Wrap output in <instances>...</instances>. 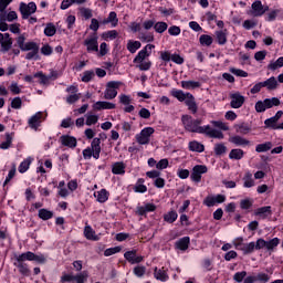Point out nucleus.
I'll list each match as a JSON object with an SVG mask.
<instances>
[{"label": "nucleus", "instance_id": "nucleus-1", "mask_svg": "<svg viewBox=\"0 0 283 283\" xmlns=\"http://www.w3.org/2000/svg\"><path fill=\"white\" fill-rule=\"evenodd\" d=\"M181 122L186 132L203 134L208 138H218V140L224 138L222 132H229V126L222 120H211L210 125L200 126L202 125V119H193L191 115H184L181 116Z\"/></svg>", "mask_w": 283, "mask_h": 283}, {"label": "nucleus", "instance_id": "nucleus-2", "mask_svg": "<svg viewBox=\"0 0 283 283\" xmlns=\"http://www.w3.org/2000/svg\"><path fill=\"white\" fill-rule=\"evenodd\" d=\"M156 45L147 44L144 49H142L138 54L133 60L136 67L140 70V72H147L151 70V61L147 60L148 56H151V50H154Z\"/></svg>", "mask_w": 283, "mask_h": 283}, {"label": "nucleus", "instance_id": "nucleus-3", "mask_svg": "<svg viewBox=\"0 0 283 283\" xmlns=\"http://www.w3.org/2000/svg\"><path fill=\"white\" fill-rule=\"evenodd\" d=\"M15 43L22 52H29L25 55L27 61H39V45L36 42H25V35L21 34L15 39Z\"/></svg>", "mask_w": 283, "mask_h": 283}, {"label": "nucleus", "instance_id": "nucleus-4", "mask_svg": "<svg viewBox=\"0 0 283 283\" xmlns=\"http://www.w3.org/2000/svg\"><path fill=\"white\" fill-rule=\"evenodd\" d=\"M95 158V160H98L101 158V138L95 137L92 143L91 147H87L83 150V158L85 160H90L91 158Z\"/></svg>", "mask_w": 283, "mask_h": 283}, {"label": "nucleus", "instance_id": "nucleus-5", "mask_svg": "<svg viewBox=\"0 0 283 283\" xmlns=\"http://www.w3.org/2000/svg\"><path fill=\"white\" fill-rule=\"evenodd\" d=\"M282 102L277 97L265 98L263 101H258L255 103L254 109L258 114L264 113L265 109H271L273 107H280Z\"/></svg>", "mask_w": 283, "mask_h": 283}, {"label": "nucleus", "instance_id": "nucleus-6", "mask_svg": "<svg viewBox=\"0 0 283 283\" xmlns=\"http://www.w3.org/2000/svg\"><path fill=\"white\" fill-rule=\"evenodd\" d=\"M118 87H120V82L111 81L106 84V90L104 91V98L106 101H114L118 96Z\"/></svg>", "mask_w": 283, "mask_h": 283}, {"label": "nucleus", "instance_id": "nucleus-7", "mask_svg": "<svg viewBox=\"0 0 283 283\" xmlns=\"http://www.w3.org/2000/svg\"><path fill=\"white\" fill-rule=\"evenodd\" d=\"M24 255H25V253L17 255L15 262L13 263V265L17 266V269L21 275H24V277H29L30 268H28V263H25V260H28V258H25Z\"/></svg>", "mask_w": 283, "mask_h": 283}, {"label": "nucleus", "instance_id": "nucleus-8", "mask_svg": "<svg viewBox=\"0 0 283 283\" xmlns=\"http://www.w3.org/2000/svg\"><path fill=\"white\" fill-rule=\"evenodd\" d=\"M269 12V6L262 4V1L256 0L251 4V10L248 12L250 17H264Z\"/></svg>", "mask_w": 283, "mask_h": 283}, {"label": "nucleus", "instance_id": "nucleus-9", "mask_svg": "<svg viewBox=\"0 0 283 283\" xmlns=\"http://www.w3.org/2000/svg\"><path fill=\"white\" fill-rule=\"evenodd\" d=\"M279 245H280V239L279 238H273L270 241H266L264 239H258L256 240V251H260L262 249H266V251H273Z\"/></svg>", "mask_w": 283, "mask_h": 283}, {"label": "nucleus", "instance_id": "nucleus-10", "mask_svg": "<svg viewBox=\"0 0 283 283\" xmlns=\"http://www.w3.org/2000/svg\"><path fill=\"white\" fill-rule=\"evenodd\" d=\"M19 12L23 20H27L29 17H32L36 12V3L34 2H20Z\"/></svg>", "mask_w": 283, "mask_h": 283}, {"label": "nucleus", "instance_id": "nucleus-11", "mask_svg": "<svg viewBox=\"0 0 283 283\" xmlns=\"http://www.w3.org/2000/svg\"><path fill=\"white\" fill-rule=\"evenodd\" d=\"M65 92L69 93L65 98L67 105H74V103H78V101H81V93H78L77 85H70L66 87Z\"/></svg>", "mask_w": 283, "mask_h": 283}, {"label": "nucleus", "instance_id": "nucleus-12", "mask_svg": "<svg viewBox=\"0 0 283 283\" xmlns=\"http://www.w3.org/2000/svg\"><path fill=\"white\" fill-rule=\"evenodd\" d=\"M88 274L86 271L74 275V274H64L61 276V283L65 282H75V283H85L87 282Z\"/></svg>", "mask_w": 283, "mask_h": 283}, {"label": "nucleus", "instance_id": "nucleus-13", "mask_svg": "<svg viewBox=\"0 0 283 283\" xmlns=\"http://www.w3.org/2000/svg\"><path fill=\"white\" fill-rule=\"evenodd\" d=\"M154 132V127H145L139 134L136 135L137 143L139 145H149V140Z\"/></svg>", "mask_w": 283, "mask_h": 283}, {"label": "nucleus", "instance_id": "nucleus-14", "mask_svg": "<svg viewBox=\"0 0 283 283\" xmlns=\"http://www.w3.org/2000/svg\"><path fill=\"white\" fill-rule=\"evenodd\" d=\"M84 45L88 53L98 52V35L96 33L90 34L84 40Z\"/></svg>", "mask_w": 283, "mask_h": 283}, {"label": "nucleus", "instance_id": "nucleus-15", "mask_svg": "<svg viewBox=\"0 0 283 283\" xmlns=\"http://www.w3.org/2000/svg\"><path fill=\"white\" fill-rule=\"evenodd\" d=\"M12 39L10 38V33H0V52L6 54L12 50Z\"/></svg>", "mask_w": 283, "mask_h": 283}, {"label": "nucleus", "instance_id": "nucleus-16", "mask_svg": "<svg viewBox=\"0 0 283 283\" xmlns=\"http://www.w3.org/2000/svg\"><path fill=\"white\" fill-rule=\"evenodd\" d=\"M208 169L205 165H196L192 168V172L190 175V178L193 182H200L202 180V174H207Z\"/></svg>", "mask_w": 283, "mask_h": 283}, {"label": "nucleus", "instance_id": "nucleus-17", "mask_svg": "<svg viewBox=\"0 0 283 283\" xmlns=\"http://www.w3.org/2000/svg\"><path fill=\"white\" fill-rule=\"evenodd\" d=\"M230 106L232 107V109H240V107L244 105L245 101L244 96L240 94V92L230 94Z\"/></svg>", "mask_w": 283, "mask_h": 283}, {"label": "nucleus", "instance_id": "nucleus-18", "mask_svg": "<svg viewBox=\"0 0 283 283\" xmlns=\"http://www.w3.org/2000/svg\"><path fill=\"white\" fill-rule=\"evenodd\" d=\"M282 116H283V112L277 111L273 117H270L264 120L265 127H268L270 129H277V127L280 126V124H277V120H280L282 118Z\"/></svg>", "mask_w": 283, "mask_h": 283}, {"label": "nucleus", "instance_id": "nucleus-19", "mask_svg": "<svg viewBox=\"0 0 283 283\" xmlns=\"http://www.w3.org/2000/svg\"><path fill=\"white\" fill-rule=\"evenodd\" d=\"M24 258H27V260L29 262H38L39 264H45V262L48 261V258L43 254H34V252H24Z\"/></svg>", "mask_w": 283, "mask_h": 283}, {"label": "nucleus", "instance_id": "nucleus-20", "mask_svg": "<svg viewBox=\"0 0 283 283\" xmlns=\"http://www.w3.org/2000/svg\"><path fill=\"white\" fill-rule=\"evenodd\" d=\"M229 143H232V145H235V147H249L251 145V142L242 136L234 135L229 138Z\"/></svg>", "mask_w": 283, "mask_h": 283}, {"label": "nucleus", "instance_id": "nucleus-21", "mask_svg": "<svg viewBox=\"0 0 283 283\" xmlns=\"http://www.w3.org/2000/svg\"><path fill=\"white\" fill-rule=\"evenodd\" d=\"M124 258L130 264H140V262H143L144 260L143 256L136 255V250L125 252Z\"/></svg>", "mask_w": 283, "mask_h": 283}, {"label": "nucleus", "instance_id": "nucleus-22", "mask_svg": "<svg viewBox=\"0 0 283 283\" xmlns=\"http://www.w3.org/2000/svg\"><path fill=\"white\" fill-rule=\"evenodd\" d=\"M273 211L271 210V206H264L261 208H258L254 211V216H258L259 218H261V220H266V218H269V216H272Z\"/></svg>", "mask_w": 283, "mask_h": 283}, {"label": "nucleus", "instance_id": "nucleus-23", "mask_svg": "<svg viewBox=\"0 0 283 283\" xmlns=\"http://www.w3.org/2000/svg\"><path fill=\"white\" fill-rule=\"evenodd\" d=\"M84 238H86V240H92L93 242H98L101 240V237L97 235L96 231H94L91 226L84 227Z\"/></svg>", "mask_w": 283, "mask_h": 283}, {"label": "nucleus", "instance_id": "nucleus-24", "mask_svg": "<svg viewBox=\"0 0 283 283\" xmlns=\"http://www.w3.org/2000/svg\"><path fill=\"white\" fill-rule=\"evenodd\" d=\"M93 109L95 112H101V109H116V104L112 102H96L93 104Z\"/></svg>", "mask_w": 283, "mask_h": 283}, {"label": "nucleus", "instance_id": "nucleus-25", "mask_svg": "<svg viewBox=\"0 0 283 283\" xmlns=\"http://www.w3.org/2000/svg\"><path fill=\"white\" fill-rule=\"evenodd\" d=\"M41 118H43V113H35L33 116L30 117L28 122L29 127H31V129H39V125H41Z\"/></svg>", "mask_w": 283, "mask_h": 283}, {"label": "nucleus", "instance_id": "nucleus-26", "mask_svg": "<svg viewBox=\"0 0 283 283\" xmlns=\"http://www.w3.org/2000/svg\"><path fill=\"white\" fill-rule=\"evenodd\" d=\"M156 211V205L154 203H146L145 206L137 207V216H147V213H151Z\"/></svg>", "mask_w": 283, "mask_h": 283}, {"label": "nucleus", "instance_id": "nucleus-27", "mask_svg": "<svg viewBox=\"0 0 283 283\" xmlns=\"http://www.w3.org/2000/svg\"><path fill=\"white\" fill-rule=\"evenodd\" d=\"M263 87H265L269 92H273L280 84L277 83V80L275 76H272L263 82H261Z\"/></svg>", "mask_w": 283, "mask_h": 283}, {"label": "nucleus", "instance_id": "nucleus-28", "mask_svg": "<svg viewBox=\"0 0 283 283\" xmlns=\"http://www.w3.org/2000/svg\"><path fill=\"white\" fill-rule=\"evenodd\" d=\"M242 181H243V187L245 189H251V187L255 185V179H253V174H251V171H248L244 174Z\"/></svg>", "mask_w": 283, "mask_h": 283}, {"label": "nucleus", "instance_id": "nucleus-29", "mask_svg": "<svg viewBox=\"0 0 283 283\" xmlns=\"http://www.w3.org/2000/svg\"><path fill=\"white\" fill-rule=\"evenodd\" d=\"M171 96H174V98H177V101H179L180 103H184V101L186 102L187 98H191V93H184L180 90H172Z\"/></svg>", "mask_w": 283, "mask_h": 283}, {"label": "nucleus", "instance_id": "nucleus-30", "mask_svg": "<svg viewBox=\"0 0 283 283\" xmlns=\"http://www.w3.org/2000/svg\"><path fill=\"white\" fill-rule=\"evenodd\" d=\"M60 140L62 145H64V147H71V148L76 147V139L70 135L61 136Z\"/></svg>", "mask_w": 283, "mask_h": 283}, {"label": "nucleus", "instance_id": "nucleus-31", "mask_svg": "<svg viewBox=\"0 0 283 283\" xmlns=\"http://www.w3.org/2000/svg\"><path fill=\"white\" fill-rule=\"evenodd\" d=\"M125 163L123 161H117L115 164H113V167H112V172L115 175V176H123L125 174Z\"/></svg>", "mask_w": 283, "mask_h": 283}, {"label": "nucleus", "instance_id": "nucleus-32", "mask_svg": "<svg viewBox=\"0 0 283 283\" xmlns=\"http://www.w3.org/2000/svg\"><path fill=\"white\" fill-rule=\"evenodd\" d=\"M185 104L187 105L189 112H191V114H198V104H196V98L193 97V95L191 94V97H188L185 102Z\"/></svg>", "mask_w": 283, "mask_h": 283}, {"label": "nucleus", "instance_id": "nucleus-33", "mask_svg": "<svg viewBox=\"0 0 283 283\" xmlns=\"http://www.w3.org/2000/svg\"><path fill=\"white\" fill-rule=\"evenodd\" d=\"M258 251V242H250V243H244L243 248H242V253L243 255H251V253H253V251Z\"/></svg>", "mask_w": 283, "mask_h": 283}, {"label": "nucleus", "instance_id": "nucleus-34", "mask_svg": "<svg viewBox=\"0 0 283 283\" xmlns=\"http://www.w3.org/2000/svg\"><path fill=\"white\" fill-rule=\"evenodd\" d=\"M97 202H107V200H109V192L105 189H101L99 191L94 193Z\"/></svg>", "mask_w": 283, "mask_h": 283}, {"label": "nucleus", "instance_id": "nucleus-35", "mask_svg": "<svg viewBox=\"0 0 283 283\" xmlns=\"http://www.w3.org/2000/svg\"><path fill=\"white\" fill-rule=\"evenodd\" d=\"M135 193H147V186H145V180L139 178L134 186Z\"/></svg>", "mask_w": 283, "mask_h": 283}, {"label": "nucleus", "instance_id": "nucleus-36", "mask_svg": "<svg viewBox=\"0 0 283 283\" xmlns=\"http://www.w3.org/2000/svg\"><path fill=\"white\" fill-rule=\"evenodd\" d=\"M188 148L190 151H197L198 154H202L205 151V145L199 143L198 140H192L188 144Z\"/></svg>", "mask_w": 283, "mask_h": 283}, {"label": "nucleus", "instance_id": "nucleus-37", "mask_svg": "<svg viewBox=\"0 0 283 283\" xmlns=\"http://www.w3.org/2000/svg\"><path fill=\"white\" fill-rule=\"evenodd\" d=\"M230 160H242L244 158V150L234 148L229 154Z\"/></svg>", "mask_w": 283, "mask_h": 283}, {"label": "nucleus", "instance_id": "nucleus-38", "mask_svg": "<svg viewBox=\"0 0 283 283\" xmlns=\"http://www.w3.org/2000/svg\"><path fill=\"white\" fill-rule=\"evenodd\" d=\"M142 45L143 44L140 43V41L129 40L127 42L126 48H127L128 52H130V54H136V51L140 50Z\"/></svg>", "mask_w": 283, "mask_h": 283}, {"label": "nucleus", "instance_id": "nucleus-39", "mask_svg": "<svg viewBox=\"0 0 283 283\" xmlns=\"http://www.w3.org/2000/svg\"><path fill=\"white\" fill-rule=\"evenodd\" d=\"M189 237H184L176 242V247L179 249V251H187L189 249Z\"/></svg>", "mask_w": 283, "mask_h": 283}, {"label": "nucleus", "instance_id": "nucleus-40", "mask_svg": "<svg viewBox=\"0 0 283 283\" xmlns=\"http://www.w3.org/2000/svg\"><path fill=\"white\" fill-rule=\"evenodd\" d=\"M104 25H107V23H111L112 28H116L118 25V17L116 15V12L112 11L107 19L103 21Z\"/></svg>", "mask_w": 283, "mask_h": 283}, {"label": "nucleus", "instance_id": "nucleus-41", "mask_svg": "<svg viewBox=\"0 0 283 283\" xmlns=\"http://www.w3.org/2000/svg\"><path fill=\"white\" fill-rule=\"evenodd\" d=\"M214 34H216L217 43L219 45H226V43H227V30L216 31Z\"/></svg>", "mask_w": 283, "mask_h": 283}, {"label": "nucleus", "instance_id": "nucleus-42", "mask_svg": "<svg viewBox=\"0 0 283 283\" xmlns=\"http://www.w3.org/2000/svg\"><path fill=\"white\" fill-rule=\"evenodd\" d=\"M181 87L184 90H198V87H200V82H196V81H181Z\"/></svg>", "mask_w": 283, "mask_h": 283}, {"label": "nucleus", "instance_id": "nucleus-43", "mask_svg": "<svg viewBox=\"0 0 283 283\" xmlns=\"http://www.w3.org/2000/svg\"><path fill=\"white\" fill-rule=\"evenodd\" d=\"M154 275L156 280H159L160 282H167L169 280V275H167V272L164 269L158 270V268H156Z\"/></svg>", "mask_w": 283, "mask_h": 283}, {"label": "nucleus", "instance_id": "nucleus-44", "mask_svg": "<svg viewBox=\"0 0 283 283\" xmlns=\"http://www.w3.org/2000/svg\"><path fill=\"white\" fill-rule=\"evenodd\" d=\"M87 0H63L61 3V10H67L71 6H74V3H77L78 6L85 3Z\"/></svg>", "mask_w": 283, "mask_h": 283}, {"label": "nucleus", "instance_id": "nucleus-45", "mask_svg": "<svg viewBox=\"0 0 283 283\" xmlns=\"http://www.w3.org/2000/svg\"><path fill=\"white\" fill-rule=\"evenodd\" d=\"M38 216L41 220H52V218H54V212L43 208L39 210Z\"/></svg>", "mask_w": 283, "mask_h": 283}, {"label": "nucleus", "instance_id": "nucleus-46", "mask_svg": "<svg viewBox=\"0 0 283 283\" xmlns=\"http://www.w3.org/2000/svg\"><path fill=\"white\" fill-rule=\"evenodd\" d=\"M34 78L40 80V85H48L50 83V78H52V75H45L43 72H38L34 75Z\"/></svg>", "mask_w": 283, "mask_h": 283}, {"label": "nucleus", "instance_id": "nucleus-47", "mask_svg": "<svg viewBox=\"0 0 283 283\" xmlns=\"http://www.w3.org/2000/svg\"><path fill=\"white\" fill-rule=\"evenodd\" d=\"M272 147H273V144H272L271 142H266V143H264V144H259V145H256L255 151H256L258 154H262V153H264V151L271 150Z\"/></svg>", "mask_w": 283, "mask_h": 283}, {"label": "nucleus", "instance_id": "nucleus-48", "mask_svg": "<svg viewBox=\"0 0 283 283\" xmlns=\"http://www.w3.org/2000/svg\"><path fill=\"white\" fill-rule=\"evenodd\" d=\"M167 28H169V24H167V22H157L154 25V30L155 32H157V34H163L164 32H167Z\"/></svg>", "mask_w": 283, "mask_h": 283}, {"label": "nucleus", "instance_id": "nucleus-49", "mask_svg": "<svg viewBox=\"0 0 283 283\" xmlns=\"http://www.w3.org/2000/svg\"><path fill=\"white\" fill-rule=\"evenodd\" d=\"M30 165H32V159L31 158H27L24 159L18 167V170L20 174H25V171H28V169H30Z\"/></svg>", "mask_w": 283, "mask_h": 283}, {"label": "nucleus", "instance_id": "nucleus-50", "mask_svg": "<svg viewBox=\"0 0 283 283\" xmlns=\"http://www.w3.org/2000/svg\"><path fill=\"white\" fill-rule=\"evenodd\" d=\"M165 222H169V224H174L175 220H178V212L171 210L164 216Z\"/></svg>", "mask_w": 283, "mask_h": 283}, {"label": "nucleus", "instance_id": "nucleus-51", "mask_svg": "<svg viewBox=\"0 0 283 283\" xmlns=\"http://www.w3.org/2000/svg\"><path fill=\"white\" fill-rule=\"evenodd\" d=\"M277 14H280V9H274V10H271L270 12H268L265 14V21H268L269 23L275 21V19H277Z\"/></svg>", "mask_w": 283, "mask_h": 283}, {"label": "nucleus", "instance_id": "nucleus-52", "mask_svg": "<svg viewBox=\"0 0 283 283\" xmlns=\"http://www.w3.org/2000/svg\"><path fill=\"white\" fill-rule=\"evenodd\" d=\"M12 138H13V134L11 133H7L6 134V142H3L0 145V149H10V146L12 145Z\"/></svg>", "mask_w": 283, "mask_h": 283}, {"label": "nucleus", "instance_id": "nucleus-53", "mask_svg": "<svg viewBox=\"0 0 283 283\" xmlns=\"http://www.w3.org/2000/svg\"><path fill=\"white\" fill-rule=\"evenodd\" d=\"M199 43L209 48V45L213 43V38L211 35L202 34L199 38Z\"/></svg>", "mask_w": 283, "mask_h": 283}, {"label": "nucleus", "instance_id": "nucleus-54", "mask_svg": "<svg viewBox=\"0 0 283 283\" xmlns=\"http://www.w3.org/2000/svg\"><path fill=\"white\" fill-rule=\"evenodd\" d=\"M45 36H54L56 34V27L53 23H48L44 28Z\"/></svg>", "mask_w": 283, "mask_h": 283}, {"label": "nucleus", "instance_id": "nucleus-55", "mask_svg": "<svg viewBox=\"0 0 283 283\" xmlns=\"http://www.w3.org/2000/svg\"><path fill=\"white\" fill-rule=\"evenodd\" d=\"M279 67H283V56L279 57L275 62H271L268 65V70H272L274 72V70H279Z\"/></svg>", "mask_w": 283, "mask_h": 283}, {"label": "nucleus", "instance_id": "nucleus-56", "mask_svg": "<svg viewBox=\"0 0 283 283\" xmlns=\"http://www.w3.org/2000/svg\"><path fill=\"white\" fill-rule=\"evenodd\" d=\"M139 41H143V43H151V42H154V33L142 32L139 34Z\"/></svg>", "mask_w": 283, "mask_h": 283}, {"label": "nucleus", "instance_id": "nucleus-57", "mask_svg": "<svg viewBox=\"0 0 283 283\" xmlns=\"http://www.w3.org/2000/svg\"><path fill=\"white\" fill-rule=\"evenodd\" d=\"M117 36H118V31L116 30H111L103 33V39H105V41H108V40L114 41V39H117Z\"/></svg>", "mask_w": 283, "mask_h": 283}, {"label": "nucleus", "instance_id": "nucleus-58", "mask_svg": "<svg viewBox=\"0 0 283 283\" xmlns=\"http://www.w3.org/2000/svg\"><path fill=\"white\" fill-rule=\"evenodd\" d=\"M237 132H239V134H243L247 135L249 134V132H251V126L242 123L235 126Z\"/></svg>", "mask_w": 283, "mask_h": 283}, {"label": "nucleus", "instance_id": "nucleus-59", "mask_svg": "<svg viewBox=\"0 0 283 283\" xmlns=\"http://www.w3.org/2000/svg\"><path fill=\"white\" fill-rule=\"evenodd\" d=\"M232 244H233V247L238 250V251H242V249L244 248V238H242V237H239V238H237V239H234L233 241H232Z\"/></svg>", "mask_w": 283, "mask_h": 283}, {"label": "nucleus", "instance_id": "nucleus-60", "mask_svg": "<svg viewBox=\"0 0 283 283\" xmlns=\"http://www.w3.org/2000/svg\"><path fill=\"white\" fill-rule=\"evenodd\" d=\"M214 154L216 156H222V154H227V146H224V144L214 145Z\"/></svg>", "mask_w": 283, "mask_h": 283}, {"label": "nucleus", "instance_id": "nucleus-61", "mask_svg": "<svg viewBox=\"0 0 283 283\" xmlns=\"http://www.w3.org/2000/svg\"><path fill=\"white\" fill-rule=\"evenodd\" d=\"M80 13L86 20L92 19V17H94V14L92 13V9L85 7L80 8Z\"/></svg>", "mask_w": 283, "mask_h": 283}, {"label": "nucleus", "instance_id": "nucleus-62", "mask_svg": "<svg viewBox=\"0 0 283 283\" xmlns=\"http://www.w3.org/2000/svg\"><path fill=\"white\" fill-rule=\"evenodd\" d=\"M94 76H95L94 71H85L82 75V82L90 83V81H92Z\"/></svg>", "mask_w": 283, "mask_h": 283}, {"label": "nucleus", "instance_id": "nucleus-63", "mask_svg": "<svg viewBox=\"0 0 283 283\" xmlns=\"http://www.w3.org/2000/svg\"><path fill=\"white\" fill-rule=\"evenodd\" d=\"M98 123V117L96 115L88 114L86 116V125L91 127V125H96Z\"/></svg>", "mask_w": 283, "mask_h": 283}, {"label": "nucleus", "instance_id": "nucleus-64", "mask_svg": "<svg viewBox=\"0 0 283 283\" xmlns=\"http://www.w3.org/2000/svg\"><path fill=\"white\" fill-rule=\"evenodd\" d=\"M9 90L13 95L21 94V86H19L17 82H12L9 86Z\"/></svg>", "mask_w": 283, "mask_h": 283}]
</instances>
